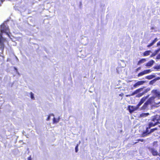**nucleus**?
Instances as JSON below:
<instances>
[{
  "mask_svg": "<svg viewBox=\"0 0 160 160\" xmlns=\"http://www.w3.org/2000/svg\"><path fill=\"white\" fill-rule=\"evenodd\" d=\"M30 96H31V99H34V94L32 92H31L30 93Z\"/></svg>",
  "mask_w": 160,
  "mask_h": 160,
  "instance_id": "26",
  "label": "nucleus"
},
{
  "mask_svg": "<svg viewBox=\"0 0 160 160\" xmlns=\"http://www.w3.org/2000/svg\"><path fill=\"white\" fill-rule=\"evenodd\" d=\"M145 82V81H138L135 83L133 86L134 88L138 87L139 86L143 85Z\"/></svg>",
  "mask_w": 160,
  "mask_h": 160,
  "instance_id": "10",
  "label": "nucleus"
},
{
  "mask_svg": "<svg viewBox=\"0 0 160 160\" xmlns=\"http://www.w3.org/2000/svg\"><path fill=\"white\" fill-rule=\"evenodd\" d=\"M0 54L2 53L4 47V42L6 41V38L2 37V33H5L9 37V30L8 26L7 25L6 22H4L2 24L0 27Z\"/></svg>",
  "mask_w": 160,
  "mask_h": 160,
  "instance_id": "1",
  "label": "nucleus"
},
{
  "mask_svg": "<svg viewBox=\"0 0 160 160\" xmlns=\"http://www.w3.org/2000/svg\"><path fill=\"white\" fill-rule=\"evenodd\" d=\"M80 143V141H79V144Z\"/></svg>",
  "mask_w": 160,
  "mask_h": 160,
  "instance_id": "41",
  "label": "nucleus"
},
{
  "mask_svg": "<svg viewBox=\"0 0 160 160\" xmlns=\"http://www.w3.org/2000/svg\"><path fill=\"white\" fill-rule=\"evenodd\" d=\"M141 68V67H139L138 68H137V69H136V71H138L139 70H140Z\"/></svg>",
  "mask_w": 160,
  "mask_h": 160,
  "instance_id": "32",
  "label": "nucleus"
},
{
  "mask_svg": "<svg viewBox=\"0 0 160 160\" xmlns=\"http://www.w3.org/2000/svg\"><path fill=\"white\" fill-rule=\"evenodd\" d=\"M4 1V0H0V6H1L2 3Z\"/></svg>",
  "mask_w": 160,
  "mask_h": 160,
  "instance_id": "33",
  "label": "nucleus"
},
{
  "mask_svg": "<svg viewBox=\"0 0 160 160\" xmlns=\"http://www.w3.org/2000/svg\"><path fill=\"white\" fill-rule=\"evenodd\" d=\"M138 108V107L137 106L136 107L129 106L128 107V109L130 113L133 112L134 111L137 110Z\"/></svg>",
  "mask_w": 160,
  "mask_h": 160,
  "instance_id": "7",
  "label": "nucleus"
},
{
  "mask_svg": "<svg viewBox=\"0 0 160 160\" xmlns=\"http://www.w3.org/2000/svg\"><path fill=\"white\" fill-rule=\"evenodd\" d=\"M149 129V128H147L146 130L145 131H144L142 133V137H144L147 136L148 135H149L151 133L153 132L155 130H157V128L152 129L150 130V131L149 132L148 130Z\"/></svg>",
  "mask_w": 160,
  "mask_h": 160,
  "instance_id": "5",
  "label": "nucleus"
},
{
  "mask_svg": "<svg viewBox=\"0 0 160 160\" xmlns=\"http://www.w3.org/2000/svg\"><path fill=\"white\" fill-rule=\"evenodd\" d=\"M151 93L154 96V98L158 100V101H160V92L158 90L154 89L153 90Z\"/></svg>",
  "mask_w": 160,
  "mask_h": 160,
  "instance_id": "4",
  "label": "nucleus"
},
{
  "mask_svg": "<svg viewBox=\"0 0 160 160\" xmlns=\"http://www.w3.org/2000/svg\"><path fill=\"white\" fill-rule=\"evenodd\" d=\"M152 71L151 69H148L145 70L144 71L138 73V77L142 76L145 74L149 73Z\"/></svg>",
  "mask_w": 160,
  "mask_h": 160,
  "instance_id": "6",
  "label": "nucleus"
},
{
  "mask_svg": "<svg viewBox=\"0 0 160 160\" xmlns=\"http://www.w3.org/2000/svg\"><path fill=\"white\" fill-rule=\"evenodd\" d=\"M158 39L157 38H156L154 40L152 41V42L150 43L149 45H148L147 47H149L152 45H153L158 40Z\"/></svg>",
  "mask_w": 160,
  "mask_h": 160,
  "instance_id": "18",
  "label": "nucleus"
},
{
  "mask_svg": "<svg viewBox=\"0 0 160 160\" xmlns=\"http://www.w3.org/2000/svg\"><path fill=\"white\" fill-rule=\"evenodd\" d=\"M152 52L151 51L149 50L145 51L143 53V56H146L149 55L150 53H151Z\"/></svg>",
  "mask_w": 160,
  "mask_h": 160,
  "instance_id": "20",
  "label": "nucleus"
},
{
  "mask_svg": "<svg viewBox=\"0 0 160 160\" xmlns=\"http://www.w3.org/2000/svg\"><path fill=\"white\" fill-rule=\"evenodd\" d=\"M121 61L123 63V65L122 66V67H124L126 66V64L125 63L124 61V60H121Z\"/></svg>",
  "mask_w": 160,
  "mask_h": 160,
  "instance_id": "29",
  "label": "nucleus"
},
{
  "mask_svg": "<svg viewBox=\"0 0 160 160\" xmlns=\"http://www.w3.org/2000/svg\"><path fill=\"white\" fill-rule=\"evenodd\" d=\"M148 105L149 104L146 102L143 106L140 109L141 110H145L148 109Z\"/></svg>",
  "mask_w": 160,
  "mask_h": 160,
  "instance_id": "14",
  "label": "nucleus"
},
{
  "mask_svg": "<svg viewBox=\"0 0 160 160\" xmlns=\"http://www.w3.org/2000/svg\"><path fill=\"white\" fill-rule=\"evenodd\" d=\"M160 79V77H158L154 79L155 81L156 82L157 80H159Z\"/></svg>",
  "mask_w": 160,
  "mask_h": 160,
  "instance_id": "31",
  "label": "nucleus"
},
{
  "mask_svg": "<svg viewBox=\"0 0 160 160\" xmlns=\"http://www.w3.org/2000/svg\"><path fill=\"white\" fill-rule=\"evenodd\" d=\"M138 141L142 142L144 140L143 139H139L138 140Z\"/></svg>",
  "mask_w": 160,
  "mask_h": 160,
  "instance_id": "35",
  "label": "nucleus"
},
{
  "mask_svg": "<svg viewBox=\"0 0 160 160\" xmlns=\"http://www.w3.org/2000/svg\"><path fill=\"white\" fill-rule=\"evenodd\" d=\"M155 62L153 60H151L147 63L145 66L148 67H151L154 63Z\"/></svg>",
  "mask_w": 160,
  "mask_h": 160,
  "instance_id": "13",
  "label": "nucleus"
},
{
  "mask_svg": "<svg viewBox=\"0 0 160 160\" xmlns=\"http://www.w3.org/2000/svg\"><path fill=\"white\" fill-rule=\"evenodd\" d=\"M78 144H77V146H76V147H75V152H77L78 151Z\"/></svg>",
  "mask_w": 160,
  "mask_h": 160,
  "instance_id": "28",
  "label": "nucleus"
},
{
  "mask_svg": "<svg viewBox=\"0 0 160 160\" xmlns=\"http://www.w3.org/2000/svg\"><path fill=\"white\" fill-rule=\"evenodd\" d=\"M159 127H160V126H159Z\"/></svg>",
  "mask_w": 160,
  "mask_h": 160,
  "instance_id": "42",
  "label": "nucleus"
},
{
  "mask_svg": "<svg viewBox=\"0 0 160 160\" xmlns=\"http://www.w3.org/2000/svg\"><path fill=\"white\" fill-rule=\"evenodd\" d=\"M153 68L157 70L158 71H159L160 69V65H157V66H154Z\"/></svg>",
  "mask_w": 160,
  "mask_h": 160,
  "instance_id": "23",
  "label": "nucleus"
},
{
  "mask_svg": "<svg viewBox=\"0 0 160 160\" xmlns=\"http://www.w3.org/2000/svg\"><path fill=\"white\" fill-rule=\"evenodd\" d=\"M149 95H148V96L145 97H144L143 98H142L140 101L138 103V104L137 105L138 107L139 108L140 106L142 103H143L149 97Z\"/></svg>",
  "mask_w": 160,
  "mask_h": 160,
  "instance_id": "11",
  "label": "nucleus"
},
{
  "mask_svg": "<svg viewBox=\"0 0 160 160\" xmlns=\"http://www.w3.org/2000/svg\"><path fill=\"white\" fill-rule=\"evenodd\" d=\"M156 81H155V80H154V79L150 82L149 84L151 85H152Z\"/></svg>",
  "mask_w": 160,
  "mask_h": 160,
  "instance_id": "27",
  "label": "nucleus"
},
{
  "mask_svg": "<svg viewBox=\"0 0 160 160\" xmlns=\"http://www.w3.org/2000/svg\"><path fill=\"white\" fill-rule=\"evenodd\" d=\"M149 115L148 113H143L140 115L139 117L140 118H145Z\"/></svg>",
  "mask_w": 160,
  "mask_h": 160,
  "instance_id": "16",
  "label": "nucleus"
},
{
  "mask_svg": "<svg viewBox=\"0 0 160 160\" xmlns=\"http://www.w3.org/2000/svg\"><path fill=\"white\" fill-rule=\"evenodd\" d=\"M132 95H131V94H130V95H126V97H130V96H132Z\"/></svg>",
  "mask_w": 160,
  "mask_h": 160,
  "instance_id": "37",
  "label": "nucleus"
},
{
  "mask_svg": "<svg viewBox=\"0 0 160 160\" xmlns=\"http://www.w3.org/2000/svg\"><path fill=\"white\" fill-rule=\"evenodd\" d=\"M150 90V89L149 88H147L144 89V90H143V91H142V92L141 93H139L136 96V97H141L142 96L143 94H144L145 93H147Z\"/></svg>",
  "mask_w": 160,
  "mask_h": 160,
  "instance_id": "9",
  "label": "nucleus"
},
{
  "mask_svg": "<svg viewBox=\"0 0 160 160\" xmlns=\"http://www.w3.org/2000/svg\"><path fill=\"white\" fill-rule=\"evenodd\" d=\"M154 77H155V75H150L149 76H146L145 78H146L148 79H152L153 78H154Z\"/></svg>",
  "mask_w": 160,
  "mask_h": 160,
  "instance_id": "22",
  "label": "nucleus"
},
{
  "mask_svg": "<svg viewBox=\"0 0 160 160\" xmlns=\"http://www.w3.org/2000/svg\"><path fill=\"white\" fill-rule=\"evenodd\" d=\"M158 155L159 156V157H160V153Z\"/></svg>",
  "mask_w": 160,
  "mask_h": 160,
  "instance_id": "40",
  "label": "nucleus"
},
{
  "mask_svg": "<svg viewBox=\"0 0 160 160\" xmlns=\"http://www.w3.org/2000/svg\"><path fill=\"white\" fill-rule=\"evenodd\" d=\"M28 160H32L31 156H30L28 158Z\"/></svg>",
  "mask_w": 160,
  "mask_h": 160,
  "instance_id": "34",
  "label": "nucleus"
},
{
  "mask_svg": "<svg viewBox=\"0 0 160 160\" xmlns=\"http://www.w3.org/2000/svg\"><path fill=\"white\" fill-rule=\"evenodd\" d=\"M160 51V48H159L158 50H156L154 52L152 53L150 56V57H153L155 56L157 53Z\"/></svg>",
  "mask_w": 160,
  "mask_h": 160,
  "instance_id": "15",
  "label": "nucleus"
},
{
  "mask_svg": "<svg viewBox=\"0 0 160 160\" xmlns=\"http://www.w3.org/2000/svg\"><path fill=\"white\" fill-rule=\"evenodd\" d=\"M160 46V41L157 43V46Z\"/></svg>",
  "mask_w": 160,
  "mask_h": 160,
  "instance_id": "36",
  "label": "nucleus"
},
{
  "mask_svg": "<svg viewBox=\"0 0 160 160\" xmlns=\"http://www.w3.org/2000/svg\"><path fill=\"white\" fill-rule=\"evenodd\" d=\"M158 39L157 38H156L154 40L152 41V42L150 43L149 45H148L147 47H149L152 45H153L158 40Z\"/></svg>",
  "mask_w": 160,
  "mask_h": 160,
  "instance_id": "19",
  "label": "nucleus"
},
{
  "mask_svg": "<svg viewBox=\"0 0 160 160\" xmlns=\"http://www.w3.org/2000/svg\"><path fill=\"white\" fill-rule=\"evenodd\" d=\"M143 88H140L139 89H138L136 90L135 91H134L133 92L132 94L131 95L132 96H133L135 95V94H139V93H141V92L143 91Z\"/></svg>",
  "mask_w": 160,
  "mask_h": 160,
  "instance_id": "12",
  "label": "nucleus"
},
{
  "mask_svg": "<svg viewBox=\"0 0 160 160\" xmlns=\"http://www.w3.org/2000/svg\"><path fill=\"white\" fill-rule=\"evenodd\" d=\"M160 120V115H156L153 117L152 119V122L149 123L148 128H150L151 127L157 125L159 122V121Z\"/></svg>",
  "mask_w": 160,
  "mask_h": 160,
  "instance_id": "2",
  "label": "nucleus"
},
{
  "mask_svg": "<svg viewBox=\"0 0 160 160\" xmlns=\"http://www.w3.org/2000/svg\"><path fill=\"white\" fill-rule=\"evenodd\" d=\"M156 59H160V53L157 56Z\"/></svg>",
  "mask_w": 160,
  "mask_h": 160,
  "instance_id": "30",
  "label": "nucleus"
},
{
  "mask_svg": "<svg viewBox=\"0 0 160 160\" xmlns=\"http://www.w3.org/2000/svg\"><path fill=\"white\" fill-rule=\"evenodd\" d=\"M146 61V59H142L139 61L138 62V65H140L141 63H144Z\"/></svg>",
  "mask_w": 160,
  "mask_h": 160,
  "instance_id": "21",
  "label": "nucleus"
},
{
  "mask_svg": "<svg viewBox=\"0 0 160 160\" xmlns=\"http://www.w3.org/2000/svg\"><path fill=\"white\" fill-rule=\"evenodd\" d=\"M60 119V117H59L57 119L55 118L54 117L53 119V123H57L58 122Z\"/></svg>",
  "mask_w": 160,
  "mask_h": 160,
  "instance_id": "17",
  "label": "nucleus"
},
{
  "mask_svg": "<svg viewBox=\"0 0 160 160\" xmlns=\"http://www.w3.org/2000/svg\"><path fill=\"white\" fill-rule=\"evenodd\" d=\"M15 68V69L16 70H17V68Z\"/></svg>",
  "mask_w": 160,
  "mask_h": 160,
  "instance_id": "39",
  "label": "nucleus"
},
{
  "mask_svg": "<svg viewBox=\"0 0 160 160\" xmlns=\"http://www.w3.org/2000/svg\"><path fill=\"white\" fill-rule=\"evenodd\" d=\"M148 150L149 151L152 153L153 156L158 155L159 153L157 150L154 148H149Z\"/></svg>",
  "mask_w": 160,
  "mask_h": 160,
  "instance_id": "8",
  "label": "nucleus"
},
{
  "mask_svg": "<svg viewBox=\"0 0 160 160\" xmlns=\"http://www.w3.org/2000/svg\"><path fill=\"white\" fill-rule=\"evenodd\" d=\"M51 116H53V117H54V115L52 113V114H50L48 116V117L47 118V120L48 121H49L50 119V117Z\"/></svg>",
  "mask_w": 160,
  "mask_h": 160,
  "instance_id": "25",
  "label": "nucleus"
},
{
  "mask_svg": "<svg viewBox=\"0 0 160 160\" xmlns=\"http://www.w3.org/2000/svg\"><path fill=\"white\" fill-rule=\"evenodd\" d=\"M151 29L152 30V32H155L157 31L156 28L154 27H152L151 28Z\"/></svg>",
  "mask_w": 160,
  "mask_h": 160,
  "instance_id": "24",
  "label": "nucleus"
},
{
  "mask_svg": "<svg viewBox=\"0 0 160 160\" xmlns=\"http://www.w3.org/2000/svg\"><path fill=\"white\" fill-rule=\"evenodd\" d=\"M154 98V96H152L149 98L146 101L149 104H151L152 105L157 106L160 103V101H157Z\"/></svg>",
  "mask_w": 160,
  "mask_h": 160,
  "instance_id": "3",
  "label": "nucleus"
},
{
  "mask_svg": "<svg viewBox=\"0 0 160 160\" xmlns=\"http://www.w3.org/2000/svg\"><path fill=\"white\" fill-rule=\"evenodd\" d=\"M15 58H16L17 61L18 62V58L16 56H15Z\"/></svg>",
  "mask_w": 160,
  "mask_h": 160,
  "instance_id": "38",
  "label": "nucleus"
}]
</instances>
